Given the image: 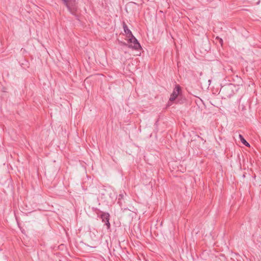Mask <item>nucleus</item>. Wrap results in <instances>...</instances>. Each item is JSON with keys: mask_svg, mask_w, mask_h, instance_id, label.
Returning <instances> with one entry per match:
<instances>
[{"mask_svg": "<svg viewBox=\"0 0 261 261\" xmlns=\"http://www.w3.org/2000/svg\"><path fill=\"white\" fill-rule=\"evenodd\" d=\"M232 84L224 86L221 87L220 92L224 94L226 97H230L232 95Z\"/></svg>", "mask_w": 261, "mask_h": 261, "instance_id": "obj_2", "label": "nucleus"}, {"mask_svg": "<svg viewBox=\"0 0 261 261\" xmlns=\"http://www.w3.org/2000/svg\"><path fill=\"white\" fill-rule=\"evenodd\" d=\"M239 137L242 143L244 145H245L247 147L250 146V144L249 143L247 142V141L244 139L243 136L242 135H239Z\"/></svg>", "mask_w": 261, "mask_h": 261, "instance_id": "obj_8", "label": "nucleus"}, {"mask_svg": "<svg viewBox=\"0 0 261 261\" xmlns=\"http://www.w3.org/2000/svg\"><path fill=\"white\" fill-rule=\"evenodd\" d=\"M110 217V214L108 213L102 212L100 215V218H101L102 222L105 223V225H106L108 229H109L111 227V224L109 222Z\"/></svg>", "mask_w": 261, "mask_h": 261, "instance_id": "obj_3", "label": "nucleus"}, {"mask_svg": "<svg viewBox=\"0 0 261 261\" xmlns=\"http://www.w3.org/2000/svg\"><path fill=\"white\" fill-rule=\"evenodd\" d=\"M126 195V194L124 191L121 192L119 194L118 198V203L119 204L120 206H121L123 203L124 202V198Z\"/></svg>", "mask_w": 261, "mask_h": 261, "instance_id": "obj_5", "label": "nucleus"}, {"mask_svg": "<svg viewBox=\"0 0 261 261\" xmlns=\"http://www.w3.org/2000/svg\"><path fill=\"white\" fill-rule=\"evenodd\" d=\"M128 43H131V44L128 45L129 47H132L136 50L141 48L140 44L133 35L129 37ZM119 44L122 45L128 46V44L125 42H119Z\"/></svg>", "mask_w": 261, "mask_h": 261, "instance_id": "obj_1", "label": "nucleus"}, {"mask_svg": "<svg viewBox=\"0 0 261 261\" xmlns=\"http://www.w3.org/2000/svg\"><path fill=\"white\" fill-rule=\"evenodd\" d=\"M216 39L218 40L219 42V43L221 44V45L223 44V40L222 38H219V37H217Z\"/></svg>", "mask_w": 261, "mask_h": 261, "instance_id": "obj_9", "label": "nucleus"}, {"mask_svg": "<svg viewBox=\"0 0 261 261\" xmlns=\"http://www.w3.org/2000/svg\"><path fill=\"white\" fill-rule=\"evenodd\" d=\"M62 1L64 2V4L67 7L69 11L71 13H73L72 10H74V7L72 8V7L70 6V3L68 2V0H62Z\"/></svg>", "mask_w": 261, "mask_h": 261, "instance_id": "obj_7", "label": "nucleus"}, {"mask_svg": "<svg viewBox=\"0 0 261 261\" xmlns=\"http://www.w3.org/2000/svg\"><path fill=\"white\" fill-rule=\"evenodd\" d=\"M181 91V87L179 85H176L175 88L174 89V90L172 93L171 95L170 100L174 101L177 98V96L179 95L180 91Z\"/></svg>", "mask_w": 261, "mask_h": 261, "instance_id": "obj_4", "label": "nucleus"}, {"mask_svg": "<svg viewBox=\"0 0 261 261\" xmlns=\"http://www.w3.org/2000/svg\"><path fill=\"white\" fill-rule=\"evenodd\" d=\"M123 28L127 37L129 38L133 35L132 32L128 29L126 24L124 22H123Z\"/></svg>", "mask_w": 261, "mask_h": 261, "instance_id": "obj_6", "label": "nucleus"}]
</instances>
